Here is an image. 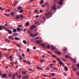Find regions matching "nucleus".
<instances>
[{"label":"nucleus","mask_w":79,"mask_h":79,"mask_svg":"<svg viewBox=\"0 0 79 79\" xmlns=\"http://www.w3.org/2000/svg\"><path fill=\"white\" fill-rule=\"evenodd\" d=\"M45 16L48 19V18H50V16H50V10H49L48 9L47 10V12L45 14Z\"/></svg>","instance_id":"obj_1"},{"label":"nucleus","mask_w":79,"mask_h":79,"mask_svg":"<svg viewBox=\"0 0 79 79\" xmlns=\"http://www.w3.org/2000/svg\"><path fill=\"white\" fill-rule=\"evenodd\" d=\"M72 69L73 71H74V72L76 71V70H77V68H74V66L73 65L72 66Z\"/></svg>","instance_id":"obj_2"},{"label":"nucleus","mask_w":79,"mask_h":79,"mask_svg":"<svg viewBox=\"0 0 79 79\" xmlns=\"http://www.w3.org/2000/svg\"><path fill=\"white\" fill-rule=\"evenodd\" d=\"M56 5L54 4V5H52V9L53 10H56Z\"/></svg>","instance_id":"obj_3"},{"label":"nucleus","mask_w":79,"mask_h":79,"mask_svg":"<svg viewBox=\"0 0 79 79\" xmlns=\"http://www.w3.org/2000/svg\"><path fill=\"white\" fill-rule=\"evenodd\" d=\"M43 48H47L49 49L50 48V45H48L47 46V45L44 44V46L43 47Z\"/></svg>","instance_id":"obj_4"},{"label":"nucleus","mask_w":79,"mask_h":79,"mask_svg":"<svg viewBox=\"0 0 79 79\" xmlns=\"http://www.w3.org/2000/svg\"><path fill=\"white\" fill-rule=\"evenodd\" d=\"M36 27L35 25H32L30 27V30H33V29H34Z\"/></svg>","instance_id":"obj_5"},{"label":"nucleus","mask_w":79,"mask_h":79,"mask_svg":"<svg viewBox=\"0 0 79 79\" xmlns=\"http://www.w3.org/2000/svg\"><path fill=\"white\" fill-rule=\"evenodd\" d=\"M19 34L18 33H14L13 35H12V36H13L14 37H16V36H18V35Z\"/></svg>","instance_id":"obj_6"},{"label":"nucleus","mask_w":79,"mask_h":79,"mask_svg":"<svg viewBox=\"0 0 79 79\" xmlns=\"http://www.w3.org/2000/svg\"><path fill=\"white\" fill-rule=\"evenodd\" d=\"M8 38L9 39H11V40H15V39H14V37H13L11 36H9Z\"/></svg>","instance_id":"obj_7"},{"label":"nucleus","mask_w":79,"mask_h":79,"mask_svg":"<svg viewBox=\"0 0 79 79\" xmlns=\"http://www.w3.org/2000/svg\"><path fill=\"white\" fill-rule=\"evenodd\" d=\"M41 42H42V41L41 40H37L36 42V43L37 44H40Z\"/></svg>","instance_id":"obj_8"},{"label":"nucleus","mask_w":79,"mask_h":79,"mask_svg":"<svg viewBox=\"0 0 79 79\" xmlns=\"http://www.w3.org/2000/svg\"><path fill=\"white\" fill-rule=\"evenodd\" d=\"M70 59L72 60H73L74 63H76V59L75 58L73 59L72 58H71Z\"/></svg>","instance_id":"obj_9"},{"label":"nucleus","mask_w":79,"mask_h":79,"mask_svg":"<svg viewBox=\"0 0 79 79\" xmlns=\"http://www.w3.org/2000/svg\"><path fill=\"white\" fill-rule=\"evenodd\" d=\"M2 77L3 78H6V77H7L6 75V73L3 74L2 75Z\"/></svg>","instance_id":"obj_10"},{"label":"nucleus","mask_w":79,"mask_h":79,"mask_svg":"<svg viewBox=\"0 0 79 79\" xmlns=\"http://www.w3.org/2000/svg\"><path fill=\"white\" fill-rule=\"evenodd\" d=\"M8 33H9V34H12V31H11V30H8Z\"/></svg>","instance_id":"obj_11"},{"label":"nucleus","mask_w":79,"mask_h":79,"mask_svg":"<svg viewBox=\"0 0 79 79\" xmlns=\"http://www.w3.org/2000/svg\"><path fill=\"white\" fill-rule=\"evenodd\" d=\"M55 52L56 53L59 55H61V52L59 51H55Z\"/></svg>","instance_id":"obj_12"},{"label":"nucleus","mask_w":79,"mask_h":79,"mask_svg":"<svg viewBox=\"0 0 79 79\" xmlns=\"http://www.w3.org/2000/svg\"><path fill=\"white\" fill-rule=\"evenodd\" d=\"M59 3L60 4V5H62V3H63V1L60 0L59 2Z\"/></svg>","instance_id":"obj_13"},{"label":"nucleus","mask_w":79,"mask_h":79,"mask_svg":"<svg viewBox=\"0 0 79 79\" xmlns=\"http://www.w3.org/2000/svg\"><path fill=\"white\" fill-rule=\"evenodd\" d=\"M5 40L6 42H8V43H10V40L5 39Z\"/></svg>","instance_id":"obj_14"},{"label":"nucleus","mask_w":79,"mask_h":79,"mask_svg":"<svg viewBox=\"0 0 79 79\" xmlns=\"http://www.w3.org/2000/svg\"><path fill=\"white\" fill-rule=\"evenodd\" d=\"M51 48L52 50H55V47L54 46H52L51 47Z\"/></svg>","instance_id":"obj_15"},{"label":"nucleus","mask_w":79,"mask_h":79,"mask_svg":"<svg viewBox=\"0 0 79 79\" xmlns=\"http://www.w3.org/2000/svg\"><path fill=\"white\" fill-rule=\"evenodd\" d=\"M9 58L10 59V61H13V59L12 58V56H9Z\"/></svg>","instance_id":"obj_16"},{"label":"nucleus","mask_w":79,"mask_h":79,"mask_svg":"<svg viewBox=\"0 0 79 79\" xmlns=\"http://www.w3.org/2000/svg\"><path fill=\"white\" fill-rule=\"evenodd\" d=\"M15 39L16 40H20V39L17 37H15Z\"/></svg>","instance_id":"obj_17"},{"label":"nucleus","mask_w":79,"mask_h":79,"mask_svg":"<svg viewBox=\"0 0 79 79\" xmlns=\"http://www.w3.org/2000/svg\"><path fill=\"white\" fill-rule=\"evenodd\" d=\"M35 24H39V21L38 20H36L35 23Z\"/></svg>","instance_id":"obj_18"},{"label":"nucleus","mask_w":79,"mask_h":79,"mask_svg":"<svg viewBox=\"0 0 79 79\" xmlns=\"http://www.w3.org/2000/svg\"><path fill=\"white\" fill-rule=\"evenodd\" d=\"M25 25L27 26H29V22H27L26 23Z\"/></svg>","instance_id":"obj_19"},{"label":"nucleus","mask_w":79,"mask_h":79,"mask_svg":"<svg viewBox=\"0 0 79 79\" xmlns=\"http://www.w3.org/2000/svg\"><path fill=\"white\" fill-rule=\"evenodd\" d=\"M18 3V1H15L14 6H16Z\"/></svg>","instance_id":"obj_20"},{"label":"nucleus","mask_w":79,"mask_h":79,"mask_svg":"<svg viewBox=\"0 0 79 79\" xmlns=\"http://www.w3.org/2000/svg\"><path fill=\"white\" fill-rule=\"evenodd\" d=\"M44 45H45V44H44L41 43L40 44V46L43 48L44 47Z\"/></svg>","instance_id":"obj_21"},{"label":"nucleus","mask_w":79,"mask_h":79,"mask_svg":"<svg viewBox=\"0 0 79 79\" xmlns=\"http://www.w3.org/2000/svg\"><path fill=\"white\" fill-rule=\"evenodd\" d=\"M22 74L23 75H24L25 74H26V72L25 71H23L22 73Z\"/></svg>","instance_id":"obj_22"},{"label":"nucleus","mask_w":79,"mask_h":79,"mask_svg":"<svg viewBox=\"0 0 79 79\" xmlns=\"http://www.w3.org/2000/svg\"><path fill=\"white\" fill-rule=\"evenodd\" d=\"M22 8V7L21 6L18 7V10H21Z\"/></svg>","instance_id":"obj_23"},{"label":"nucleus","mask_w":79,"mask_h":79,"mask_svg":"<svg viewBox=\"0 0 79 79\" xmlns=\"http://www.w3.org/2000/svg\"><path fill=\"white\" fill-rule=\"evenodd\" d=\"M16 29L17 31H21V29L18 27Z\"/></svg>","instance_id":"obj_24"},{"label":"nucleus","mask_w":79,"mask_h":79,"mask_svg":"<svg viewBox=\"0 0 79 79\" xmlns=\"http://www.w3.org/2000/svg\"><path fill=\"white\" fill-rule=\"evenodd\" d=\"M13 32H16V29L14 28L13 31Z\"/></svg>","instance_id":"obj_25"},{"label":"nucleus","mask_w":79,"mask_h":79,"mask_svg":"<svg viewBox=\"0 0 79 79\" xmlns=\"http://www.w3.org/2000/svg\"><path fill=\"white\" fill-rule=\"evenodd\" d=\"M65 58L67 59L69 58V56L68 55H67L65 56Z\"/></svg>","instance_id":"obj_26"},{"label":"nucleus","mask_w":79,"mask_h":79,"mask_svg":"<svg viewBox=\"0 0 79 79\" xmlns=\"http://www.w3.org/2000/svg\"><path fill=\"white\" fill-rule=\"evenodd\" d=\"M37 35V33L35 34L33 36V38L35 37H36V36Z\"/></svg>","instance_id":"obj_27"},{"label":"nucleus","mask_w":79,"mask_h":79,"mask_svg":"<svg viewBox=\"0 0 79 79\" xmlns=\"http://www.w3.org/2000/svg\"><path fill=\"white\" fill-rule=\"evenodd\" d=\"M53 69H54V70H56V71H58V69L56 68V67H53Z\"/></svg>","instance_id":"obj_28"},{"label":"nucleus","mask_w":79,"mask_h":79,"mask_svg":"<svg viewBox=\"0 0 79 79\" xmlns=\"http://www.w3.org/2000/svg\"><path fill=\"white\" fill-rule=\"evenodd\" d=\"M19 16H20V18H21V19H23V16L21 15H20Z\"/></svg>","instance_id":"obj_29"},{"label":"nucleus","mask_w":79,"mask_h":79,"mask_svg":"<svg viewBox=\"0 0 79 79\" xmlns=\"http://www.w3.org/2000/svg\"><path fill=\"white\" fill-rule=\"evenodd\" d=\"M16 19H19V16L18 15H17L16 17Z\"/></svg>","instance_id":"obj_30"},{"label":"nucleus","mask_w":79,"mask_h":79,"mask_svg":"<svg viewBox=\"0 0 79 79\" xmlns=\"http://www.w3.org/2000/svg\"><path fill=\"white\" fill-rule=\"evenodd\" d=\"M37 69H38L41 70L42 71L43 70V69H41V68H40L39 67H37Z\"/></svg>","instance_id":"obj_31"},{"label":"nucleus","mask_w":79,"mask_h":79,"mask_svg":"<svg viewBox=\"0 0 79 79\" xmlns=\"http://www.w3.org/2000/svg\"><path fill=\"white\" fill-rule=\"evenodd\" d=\"M43 2H44V0H41L40 3V5H42L43 3Z\"/></svg>","instance_id":"obj_32"},{"label":"nucleus","mask_w":79,"mask_h":79,"mask_svg":"<svg viewBox=\"0 0 79 79\" xmlns=\"http://www.w3.org/2000/svg\"><path fill=\"white\" fill-rule=\"evenodd\" d=\"M54 2H55V3H58V0H54Z\"/></svg>","instance_id":"obj_33"},{"label":"nucleus","mask_w":79,"mask_h":79,"mask_svg":"<svg viewBox=\"0 0 79 79\" xmlns=\"http://www.w3.org/2000/svg\"><path fill=\"white\" fill-rule=\"evenodd\" d=\"M23 43L24 44H27V42L25 40H23Z\"/></svg>","instance_id":"obj_34"},{"label":"nucleus","mask_w":79,"mask_h":79,"mask_svg":"<svg viewBox=\"0 0 79 79\" xmlns=\"http://www.w3.org/2000/svg\"><path fill=\"white\" fill-rule=\"evenodd\" d=\"M19 60H22V56L21 55L19 56Z\"/></svg>","instance_id":"obj_35"},{"label":"nucleus","mask_w":79,"mask_h":79,"mask_svg":"<svg viewBox=\"0 0 79 79\" xmlns=\"http://www.w3.org/2000/svg\"><path fill=\"white\" fill-rule=\"evenodd\" d=\"M0 57L2 58V52L0 51Z\"/></svg>","instance_id":"obj_36"},{"label":"nucleus","mask_w":79,"mask_h":79,"mask_svg":"<svg viewBox=\"0 0 79 79\" xmlns=\"http://www.w3.org/2000/svg\"><path fill=\"white\" fill-rule=\"evenodd\" d=\"M5 31H8V30H9V29H8V28H5Z\"/></svg>","instance_id":"obj_37"},{"label":"nucleus","mask_w":79,"mask_h":79,"mask_svg":"<svg viewBox=\"0 0 79 79\" xmlns=\"http://www.w3.org/2000/svg\"><path fill=\"white\" fill-rule=\"evenodd\" d=\"M64 68H65V70H66L67 71H68V67H65Z\"/></svg>","instance_id":"obj_38"},{"label":"nucleus","mask_w":79,"mask_h":79,"mask_svg":"<svg viewBox=\"0 0 79 79\" xmlns=\"http://www.w3.org/2000/svg\"><path fill=\"white\" fill-rule=\"evenodd\" d=\"M50 17H52V12H50Z\"/></svg>","instance_id":"obj_39"},{"label":"nucleus","mask_w":79,"mask_h":79,"mask_svg":"<svg viewBox=\"0 0 79 79\" xmlns=\"http://www.w3.org/2000/svg\"><path fill=\"white\" fill-rule=\"evenodd\" d=\"M11 64L12 66H14V62H11Z\"/></svg>","instance_id":"obj_40"},{"label":"nucleus","mask_w":79,"mask_h":79,"mask_svg":"<svg viewBox=\"0 0 79 79\" xmlns=\"http://www.w3.org/2000/svg\"><path fill=\"white\" fill-rule=\"evenodd\" d=\"M15 75L13 74V75H12V78H13V79H15Z\"/></svg>","instance_id":"obj_41"},{"label":"nucleus","mask_w":79,"mask_h":79,"mask_svg":"<svg viewBox=\"0 0 79 79\" xmlns=\"http://www.w3.org/2000/svg\"><path fill=\"white\" fill-rule=\"evenodd\" d=\"M25 77L26 79H28V78H29V76L27 75H26Z\"/></svg>","instance_id":"obj_42"},{"label":"nucleus","mask_w":79,"mask_h":79,"mask_svg":"<svg viewBox=\"0 0 79 79\" xmlns=\"http://www.w3.org/2000/svg\"><path fill=\"white\" fill-rule=\"evenodd\" d=\"M45 5H48L49 3H48V2H45Z\"/></svg>","instance_id":"obj_43"},{"label":"nucleus","mask_w":79,"mask_h":79,"mask_svg":"<svg viewBox=\"0 0 79 79\" xmlns=\"http://www.w3.org/2000/svg\"><path fill=\"white\" fill-rule=\"evenodd\" d=\"M30 35V36H32V37H33V36H34V34H31Z\"/></svg>","instance_id":"obj_44"},{"label":"nucleus","mask_w":79,"mask_h":79,"mask_svg":"<svg viewBox=\"0 0 79 79\" xmlns=\"http://www.w3.org/2000/svg\"><path fill=\"white\" fill-rule=\"evenodd\" d=\"M4 15L6 16H10V15H8L7 14H5Z\"/></svg>","instance_id":"obj_45"},{"label":"nucleus","mask_w":79,"mask_h":79,"mask_svg":"<svg viewBox=\"0 0 79 79\" xmlns=\"http://www.w3.org/2000/svg\"><path fill=\"white\" fill-rule=\"evenodd\" d=\"M26 63H27V64H31V63H30L29 62L27 61L26 62Z\"/></svg>","instance_id":"obj_46"},{"label":"nucleus","mask_w":79,"mask_h":79,"mask_svg":"<svg viewBox=\"0 0 79 79\" xmlns=\"http://www.w3.org/2000/svg\"><path fill=\"white\" fill-rule=\"evenodd\" d=\"M52 77H54L55 76V73H52Z\"/></svg>","instance_id":"obj_47"},{"label":"nucleus","mask_w":79,"mask_h":79,"mask_svg":"<svg viewBox=\"0 0 79 79\" xmlns=\"http://www.w3.org/2000/svg\"><path fill=\"white\" fill-rule=\"evenodd\" d=\"M40 62H41V63H42V62H44V60H40Z\"/></svg>","instance_id":"obj_48"},{"label":"nucleus","mask_w":79,"mask_h":79,"mask_svg":"<svg viewBox=\"0 0 79 79\" xmlns=\"http://www.w3.org/2000/svg\"><path fill=\"white\" fill-rule=\"evenodd\" d=\"M67 50V48H65V49H64L63 50V51L64 52H66V51Z\"/></svg>","instance_id":"obj_49"},{"label":"nucleus","mask_w":79,"mask_h":79,"mask_svg":"<svg viewBox=\"0 0 79 79\" xmlns=\"http://www.w3.org/2000/svg\"><path fill=\"white\" fill-rule=\"evenodd\" d=\"M2 27L1 26H0V31H1V30H2Z\"/></svg>","instance_id":"obj_50"},{"label":"nucleus","mask_w":79,"mask_h":79,"mask_svg":"<svg viewBox=\"0 0 79 79\" xmlns=\"http://www.w3.org/2000/svg\"><path fill=\"white\" fill-rule=\"evenodd\" d=\"M15 14V12H12L11 13V15H14Z\"/></svg>","instance_id":"obj_51"},{"label":"nucleus","mask_w":79,"mask_h":79,"mask_svg":"<svg viewBox=\"0 0 79 79\" xmlns=\"http://www.w3.org/2000/svg\"><path fill=\"white\" fill-rule=\"evenodd\" d=\"M18 77L19 79H21V75L18 76Z\"/></svg>","instance_id":"obj_52"},{"label":"nucleus","mask_w":79,"mask_h":79,"mask_svg":"<svg viewBox=\"0 0 79 79\" xmlns=\"http://www.w3.org/2000/svg\"><path fill=\"white\" fill-rule=\"evenodd\" d=\"M23 12V10L22 9H21L20 10V12L21 13H22Z\"/></svg>","instance_id":"obj_53"},{"label":"nucleus","mask_w":79,"mask_h":79,"mask_svg":"<svg viewBox=\"0 0 79 79\" xmlns=\"http://www.w3.org/2000/svg\"><path fill=\"white\" fill-rule=\"evenodd\" d=\"M22 56L23 57H25V54H23L22 55Z\"/></svg>","instance_id":"obj_54"},{"label":"nucleus","mask_w":79,"mask_h":79,"mask_svg":"<svg viewBox=\"0 0 79 79\" xmlns=\"http://www.w3.org/2000/svg\"><path fill=\"white\" fill-rule=\"evenodd\" d=\"M40 13H42V12H43V10H40Z\"/></svg>","instance_id":"obj_55"},{"label":"nucleus","mask_w":79,"mask_h":79,"mask_svg":"<svg viewBox=\"0 0 79 79\" xmlns=\"http://www.w3.org/2000/svg\"><path fill=\"white\" fill-rule=\"evenodd\" d=\"M18 72H16V73H15V75H16V76H18Z\"/></svg>","instance_id":"obj_56"},{"label":"nucleus","mask_w":79,"mask_h":79,"mask_svg":"<svg viewBox=\"0 0 79 79\" xmlns=\"http://www.w3.org/2000/svg\"><path fill=\"white\" fill-rule=\"evenodd\" d=\"M8 76H10V77H11V73H9L8 74Z\"/></svg>","instance_id":"obj_57"},{"label":"nucleus","mask_w":79,"mask_h":79,"mask_svg":"<svg viewBox=\"0 0 79 79\" xmlns=\"http://www.w3.org/2000/svg\"><path fill=\"white\" fill-rule=\"evenodd\" d=\"M36 48H37L35 47H34L33 48V49L34 50H35V49H36Z\"/></svg>","instance_id":"obj_58"},{"label":"nucleus","mask_w":79,"mask_h":79,"mask_svg":"<svg viewBox=\"0 0 79 79\" xmlns=\"http://www.w3.org/2000/svg\"><path fill=\"white\" fill-rule=\"evenodd\" d=\"M42 76H43V77H47V76H46L44 74H43Z\"/></svg>","instance_id":"obj_59"},{"label":"nucleus","mask_w":79,"mask_h":79,"mask_svg":"<svg viewBox=\"0 0 79 79\" xmlns=\"http://www.w3.org/2000/svg\"><path fill=\"white\" fill-rule=\"evenodd\" d=\"M60 64H63V62L60 61L59 62Z\"/></svg>","instance_id":"obj_60"},{"label":"nucleus","mask_w":79,"mask_h":79,"mask_svg":"<svg viewBox=\"0 0 79 79\" xmlns=\"http://www.w3.org/2000/svg\"><path fill=\"white\" fill-rule=\"evenodd\" d=\"M42 19H44V20H45V17H43L42 18Z\"/></svg>","instance_id":"obj_61"},{"label":"nucleus","mask_w":79,"mask_h":79,"mask_svg":"<svg viewBox=\"0 0 79 79\" xmlns=\"http://www.w3.org/2000/svg\"><path fill=\"white\" fill-rule=\"evenodd\" d=\"M22 79H26L25 76H23L22 78Z\"/></svg>","instance_id":"obj_62"},{"label":"nucleus","mask_w":79,"mask_h":79,"mask_svg":"<svg viewBox=\"0 0 79 79\" xmlns=\"http://www.w3.org/2000/svg\"><path fill=\"white\" fill-rule=\"evenodd\" d=\"M29 50L30 49L29 48L27 49V52H29Z\"/></svg>","instance_id":"obj_63"},{"label":"nucleus","mask_w":79,"mask_h":79,"mask_svg":"<svg viewBox=\"0 0 79 79\" xmlns=\"http://www.w3.org/2000/svg\"><path fill=\"white\" fill-rule=\"evenodd\" d=\"M39 15H38L36 16L35 18H39Z\"/></svg>","instance_id":"obj_64"}]
</instances>
